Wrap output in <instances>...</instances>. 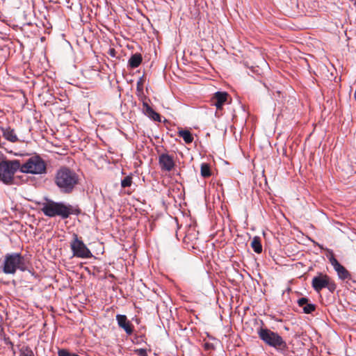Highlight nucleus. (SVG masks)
Listing matches in <instances>:
<instances>
[{"label": "nucleus", "instance_id": "nucleus-9", "mask_svg": "<svg viewBox=\"0 0 356 356\" xmlns=\"http://www.w3.org/2000/svg\"><path fill=\"white\" fill-rule=\"evenodd\" d=\"M330 261L341 280H350L351 275L334 257L330 258Z\"/></svg>", "mask_w": 356, "mask_h": 356}, {"label": "nucleus", "instance_id": "nucleus-10", "mask_svg": "<svg viewBox=\"0 0 356 356\" xmlns=\"http://www.w3.org/2000/svg\"><path fill=\"white\" fill-rule=\"evenodd\" d=\"M159 163L163 171L170 172L175 167L174 159L168 154H161L159 157Z\"/></svg>", "mask_w": 356, "mask_h": 356}, {"label": "nucleus", "instance_id": "nucleus-15", "mask_svg": "<svg viewBox=\"0 0 356 356\" xmlns=\"http://www.w3.org/2000/svg\"><path fill=\"white\" fill-rule=\"evenodd\" d=\"M142 62V56L139 54H135L129 60V65L131 68L138 67Z\"/></svg>", "mask_w": 356, "mask_h": 356}, {"label": "nucleus", "instance_id": "nucleus-6", "mask_svg": "<svg viewBox=\"0 0 356 356\" xmlns=\"http://www.w3.org/2000/svg\"><path fill=\"white\" fill-rule=\"evenodd\" d=\"M21 172L31 175L46 174L47 163L39 155H34L21 164Z\"/></svg>", "mask_w": 356, "mask_h": 356}, {"label": "nucleus", "instance_id": "nucleus-5", "mask_svg": "<svg viewBox=\"0 0 356 356\" xmlns=\"http://www.w3.org/2000/svg\"><path fill=\"white\" fill-rule=\"evenodd\" d=\"M42 211L48 217L59 216L63 219L68 218L70 214L74 213L70 205L67 206L62 202L53 201L44 204Z\"/></svg>", "mask_w": 356, "mask_h": 356}, {"label": "nucleus", "instance_id": "nucleus-12", "mask_svg": "<svg viewBox=\"0 0 356 356\" xmlns=\"http://www.w3.org/2000/svg\"><path fill=\"white\" fill-rule=\"evenodd\" d=\"M116 320L120 327L122 328L127 334L130 335L133 332L132 325L128 321L127 316L122 314H117Z\"/></svg>", "mask_w": 356, "mask_h": 356}, {"label": "nucleus", "instance_id": "nucleus-11", "mask_svg": "<svg viewBox=\"0 0 356 356\" xmlns=\"http://www.w3.org/2000/svg\"><path fill=\"white\" fill-rule=\"evenodd\" d=\"M228 94L226 92H216L211 99V104L217 109H221L227 100Z\"/></svg>", "mask_w": 356, "mask_h": 356}, {"label": "nucleus", "instance_id": "nucleus-2", "mask_svg": "<svg viewBox=\"0 0 356 356\" xmlns=\"http://www.w3.org/2000/svg\"><path fill=\"white\" fill-rule=\"evenodd\" d=\"M1 268L5 274L14 275L17 270L22 272L26 270L27 266L20 253L13 252L5 255Z\"/></svg>", "mask_w": 356, "mask_h": 356}, {"label": "nucleus", "instance_id": "nucleus-19", "mask_svg": "<svg viewBox=\"0 0 356 356\" xmlns=\"http://www.w3.org/2000/svg\"><path fill=\"white\" fill-rule=\"evenodd\" d=\"M201 175L203 177H209L211 176V170L210 166L209 164L206 163H203L201 165V169H200Z\"/></svg>", "mask_w": 356, "mask_h": 356}, {"label": "nucleus", "instance_id": "nucleus-18", "mask_svg": "<svg viewBox=\"0 0 356 356\" xmlns=\"http://www.w3.org/2000/svg\"><path fill=\"white\" fill-rule=\"evenodd\" d=\"M19 356H35V354L29 346H22L19 349Z\"/></svg>", "mask_w": 356, "mask_h": 356}, {"label": "nucleus", "instance_id": "nucleus-22", "mask_svg": "<svg viewBox=\"0 0 356 356\" xmlns=\"http://www.w3.org/2000/svg\"><path fill=\"white\" fill-rule=\"evenodd\" d=\"M143 106L147 115H149V114L153 113V108L147 102H143Z\"/></svg>", "mask_w": 356, "mask_h": 356}, {"label": "nucleus", "instance_id": "nucleus-8", "mask_svg": "<svg viewBox=\"0 0 356 356\" xmlns=\"http://www.w3.org/2000/svg\"><path fill=\"white\" fill-rule=\"evenodd\" d=\"M70 248L73 256L78 258L88 259L92 257V254L82 240L79 239L77 234H73V239L70 243Z\"/></svg>", "mask_w": 356, "mask_h": 356}, {"label": "nucleus", "instance_id": "nucleus-7", "mask_svg": "<svg viewBox=\"0 0 356 356\" xmlns=\"http://www.w3.org/2000/svg\"><path fill=\"white\" fill-rule=\"evenodd\" d=\"M312 286L315 291L319 293L323 289L327 288L330 292H334L337 289L335 282L327 275L319 273L313 277Z\"/></svg>", "mask_w": 356, "mask_h": 356}, {"label": "nucleus", "instance_id": "nucleus-4", "mask_svg": "<svg viewBox=\"0 0 356 356\" xmlns=\"http://www.w3.org/2000/svg\"><path fill=\"white\" fill-rule=\"evenodd\" d=\"M21 172L19 160H3L0 162V181L6 185L15 184L14 175L17 171Z\"/></svg>", "mask_w": 356, "mask_h": 356}, {"label": "nucleus", "instance_id": "nucleus-21", "mask_svg": "<svg viewBox=\"0 0 356 356\" xmlns=\"http://www.w3.org/2000/svg\"><path fill=\"white\" fill-rule=\"evenodd\" d=\"M136 91L138 95L143 92V81L142 79H140L136 83Z\"/></svg>", "mask_w": 356, "mask_h": 356}, {"label": "nucleus", "instance_id": "nucleus-25", "mask_svg": "<svg viewBox=\"0 0 356 356\" xmlns=\"http://www.w3.org/2000/svg\"><path fill=\"white\" fill-rule=\"evenodd\" d=\"M72 356H79V355H78L77 354L72 353Z\"/></svg>", "mask_w": 356, "mask_h": 356}, {"label": "nucleus", "instance_id": "nucleus-23", "mask_svg": "<svg viewBox=\"0 0 356 356\" xmlns=\"http://www.w3.org/2000/svg\"><path fill=\"white\" fill-rule=\"evenodd\" d=\"M72 354L66 349H60L58 352V356H72Z\"/></svg>", "mask_w": 356, "mask_h": 356}, {"label": "nucleus", "instance_id": "nucleus-24", "mask_svg": "<svg viewBox=\"0 0 356 356\" xmlns=\"http://www.w3.org/2000/svg\"><path fill=\"white\" fill-rule=\"evenodd\" d=\"M149 116L150 118H152L155 121H159V122L161 121V120H160V115L158 113H156V111H153V113L149 114Z\"/></svg>", "mask_w": 356, "mask_h": 356}, {"label": "nucleus", "instance_id": "nucleus-13", "mask_svg": "<svg viewBox=\"0 0 356 356\" xmlns=\"http://www.w3.org/2000/svg\"><path fill=\"white\" fill-rule=\"evenodd\" d=\"M298 305L302 307L304 313L311 314L316 309V305L309 302L307 298H301L298 300Z\"/></svg>", "mask_w": 356, "mask_h": 356}, {"label": "nucleus", "instance_id": "nucleus-20", "mask_svg": "<svg viewBox=\"0 0 356 356\" xmlns=\"http://www.w3.org/2000/svg\"><path fill=\"white\" fill-rule=\"evenodd\" d=\"M132 178L130 176H127L121 181V186L122 188L129 187L131 185Z\"/></svg>", "mask_w": 356, "mask_h": 356}, {"label": "nucleus", "instance_id": "nucleus-17", "mask_svg": "<svg viewBox=\"0 0 356 356\" xmlns=\"http://www.w3.org/2000/svg\"><path fill=\"white\" fill-rule=\"evenodd\" d=\"M179 136L181 137L186 144L191 143L193 140V136L188 130H180L178 131Z\"/></svg>", "mask_w": 356, "mask_h": 356}, {"label": "nucleus", "instance_id": "nucleus-16", "mask_svg": "<svg viewBox=\"0 0 356 356\" xmlns=\"http://www.w3.org/2000/svg\"><path fill=\"white\" fill-rule=\"evenodd\" d=\"M251 247L256 253H261L262 252V245L261 243V238L259 236H254L251 242Z\"/></svg>", "mask_w": 356, "mask_h": 356}, {"label": "nucleus", "instance_id": "nucleus-1", "mask_svg": "<svg viewBox=\"0 0 356 356\" xmlns=\"http://www.w3.org/2000/svg\"><path fill=\"white\" fill-rule=\"evenodd\" d=\"M79 175L68 167H60L55 174L54 184L62 193L70 194L72 193L78 185Z\"/></svg>", "mask_w": 356, "mask_h": 356}, {"label": "nucleus", "instance_id": "nucleus-3", "mask_svg": "<svg viewBox=\"0 0 356 356\" xmlns=\"http://www.w3.org/2000/svg\"><path fill=\"white\" fill-rule=\"evenodd\" d=\"M259 337L268 346L274 348L280 352L287 350L286 342L277 332H275L268 328L261 327L258 330Z\"/></svg>", "mask_w": 356, "mask_h": 356}, {"label": "nucleus", "instance_id": "nucleus-14", "mask_svg": "<svg viewBox=\"0 0 356 356\" xmlns=\"http://www.w3.org/2000/svg\"><path fill=\"white\" fill-rule=\"evenodd\" d=\"M3 137L11 143H16L18 141V138L15 133L14 129L10 127L2 129Z\"/></svg>", "mask_w": 356, "mask_h": 356}]
</instances>
